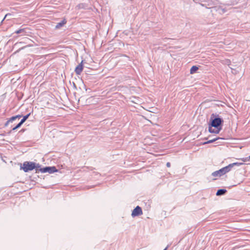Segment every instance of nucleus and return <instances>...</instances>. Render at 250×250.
<instances>
[{"label":"nucleus","instance_id":"nucleus-4","mask_svg":"<svg viewBox=\"0 0 250 250\" xmlns=\"http://www.w3.org/2000/svg\"><path fill=\"white\" fill-rule=\"evenodd\" d=\"M227 168H227L226 167H225L223 168H222L221 169H220L218 170L213 172L212 173V175L214 177L221 176L225 174L227 172H229Z\"/></svg>","mask_w":250,"mask_h":250},{"label":"nucleus","instance_id":"nucleus-18","mask_svg":"<svg viewBox=\"0 0 250 250\" xmlns=\"http://www.w3.org/2000/svg\"><path fill=\"white\" fill-rule=\"evenodd\" d=\"M23 124L21 122H20L17 125V127L19 128L21 126V125Z\"/></svg>","mask_w":250,"mask_h":250},{"label":"nucleus","instance_id":"nucleus-2","mask_svg":"<svg viewBox=\"0 0 250 250\" xmlns=\"http://www.w3.org/2000/svg\"><path fill=\"white\" fill-rule=\"evenodd\" d=\"M22 167L21 168L25 172H27L29 171L32 170L37 167L36 164L32 162H24L23 163Z\"/></svg>","mask_w":250,"mask_h":250},{"label":"nucleus","instance_id":"nucleus-17","mask_svg":"<svg viewBox=\"0 0 250 250\" xmlns=\"http://www.w3.org/2000/svg\"><path fill=\"white\" fill-rule=\"evenodd\" d=\"M18 127H17V126H16V125L15 127H14L12 128V130H11L8 132V134L11 133V132H12V131L15 130L16 129H18Z\"/></svg>","mask_w":250,"mask_h":250},{"label":"nucleus","instance_id":"nucleus-16","mask_svg":"<svg viewBox=\"0 0 250 250\" xmlns=\"http://www.w3.org/2000/svg\"><path fill=\"white\" fill-rule=\"evenodd\" d=\"M77 7H78V9L83 8H84V4L83 3L79 4L77 6Z\"/></svg>","mask_w":250,"mask_h":250},{"label":"nucleus","instance_id":"nucleus-19","mask_svg":"<svg viewBox=\"0 0 250 250\" xmlns=\"http://www.w3.org/2000/svg\"><path fill=\"white\" fill-rule=\"evenodd\" d=\"M8 15H10V14H7L5 16L4 18H3V19L2 20V22L4 20V19H5V18H6L8 16Z\"/></svg>","mask_w":250,"mask_h":250},{"label":"nucleus","instance_id":"nucleus-1","mask_svg":"<svg viewBox=\"0 0 250 250\" xmlns=\"http://www.w3.org/2000/svg\"><path fill=\"white\" fill-rule=\"evenodd\" d=\"M223 122V120L219 117H216L212 119L210 124H209V132L211 133H219L222 129L221 125Z\"/></svg>","mask_w":250,"mask_h":250},{"label":"nucleus","instance_id":"nucleus-23","mask_svg":"<svg viewBox=\"0 0 250 250\" xmlns=\"http://www.w3.org/2000/svg\"><path fill=\"white\" fill-rule=\"evenodd\" d=\"M167 247L164 250H167Z\"/></svg>","mask_w":250,"mask_h":250},{"label":"nucleus","instance_id":"nucleus-21","mask_svg":"<svg viewBox=\"0 0 250 250\" xmlns=\"http://www.w3.org/2000/svg\"><path fill=\"white\" fill-rule=\"evenodd\" d=\"M36 166H37V167H36V168H39V167H40V166H40V165L39 164H36Z\"/></svg>","mask_w":250,"mask_h":250},{"label":"nucleus","instance_id":"nucleus-13","mask_svg":"<svg viewBox=\"0 0 250 250\" xmlns=\"http://www.w3.org/2000/svg\"><path fill=\"white\" fill-rule=\"evenodd\" d=\"M22 117V115H18L15 116H13L11 117V120H13V121H15L17 118H21Z\"/></svg>","mask_w":250,"mask_h":250},{"label":"nucleus","instance_id":"nucleus-7","mask_svg":"<svg viewBox=\"0 0 250 250\" xmlns=\"http://www.w3.org/2000/svg\"><path fill=\"white\" fill-rule=\"evenodd\" d=\"M243 163H239V162H236V163H232V164H229L228 166H226L227 169L228 170V171H229L230 170V169L235 166H240L242 165H243Z\"/></svg>","mask_w":250,"mask_h":250},{"label":"nucleus","instance_id":"nucleus-10","mask_svg":"<svg viewBox=\"0 0 250 250\" xmlns=\"http://www.w3.org/2000/svg\"><path fill=\"white\" fill-rule=\"evenodd\" d=\"M198 69V67L196 66H193L191 67L190 70V74H193Z\"/></svg>","mask_w":250,"mask_h":250},{"label":"nucleus","instance_id":"nucleus-3","mask_svg":"<svg viewBox=\"0 0 250 250\" xmlns=\"http://www.w3.org/2000/svg\"><path fill=\"white\" fill-rule=\"evenodd\" d=\"M39 171L42 173L48 172L49 173H53L58 171V169L55 167H46L44 168H40Z\"/></svg>","mask_w":250,"mask_h":250},{"label":"nucleus","instance_id":"nucleus-6","mask_svg":"<svg viewBox=\"0 0 250 250\" xmlns=\"http://www.w3.org/2000/svg\"><path fill=\"white\" fill-rule=\"evenodd\" d=\"M83 70V61L79 64L75 69V72L77 75H80Z\"/></svg>","mask_w":250,"mask_h":250},{"label":"nucleus","instance_id":"nucleus-24","mask_svg":"<svg viewBox=\"0 0 250 250\" xmlns=\"http://www.w3.org/2000/svg\"><path fill=\"white\" fill-rule=\"evenodd\" d=\"M249 158H250V156Z\"/></svg>","mask_w":250,"mask_h":250},{"label":"nucleus","instance_id":"nucleus-5","mask_svg":"<svg viewBox=\"0 0 250 250\" xmlns=\"http://www.w3.org/2000/svg\"><path fill=\"white\" fill-rule=\"evenodd\" d=\"M143 214L142 210L141 207L137 206L132 211L131 215L133 217L139 216Z\"/></svg>","mask_w":250,"mask_h":250},{"label":"nucleus","instance_id":"nucleus-20","mask_svg":"<svg viewBox=\"0 0 250 250\" xmlns=\"http://www.w3.org/2000/svg\"><path fill=\"white\" fill-rule=\"evenodd\" d=\"M167 167H170V163L169 162H167L166 164Z\"/></svg>","mask_w":250,"mask_h":250},{"label":"nucleus","instance_id":"nucleus-15","mask_svg":"<svg viewBox=\"0 0 250 250\" xmlns=\"http://www.w3.org/2000/svg\"><path fill=\"white\" fill-rule=\"evenodd\" d=\"M13 120H11V118H10L5 123V126H8V124L10 123H12L13 122Z\"/></svg>","mask_w":250,"mask_h":250},{"label":"nucleus","instance_id":"nucleus-12","mask_svg":"<svg viewBox=\"0 0 250 250\" xmlns=\"http://www.w3.org/2000/svg\"><path fill=\"white\" fill-rule=\"evenodd\" d=\"M30 113H29L25 116H24L23 117V118L21 119V122L22 123H24V122L28 118L29 116H30Z\"/></svg>","mask_w":250,"mask_h":250},{"label":"nucleus","instance_id":"nucleus-22","mask_svg":"<svg viewBox=\"0 0 250 250\" xmlns=\"http://www.w3.org/2000/svg\"><path fill=\"white\" fill-rule=\"evenodd\" d=\"M23 35H24L26 32H25V30L24 31H22V33H21Z\"/></svg>","mask_w":250,"mask_h":250},{"label":"nucleus","instance_id":"nucleus-11","mask_svg":"<svg viewBox=\"0 0 250 250\" xmlns=\"http://www.w3.org/2000/svg\"><path fill=\"white\" fill-rule=\"evenodd\" d=\"M221 139V138H219V137L215 138H214V139H213L212 140H209L207 142L204 143L203 144L205 145V144L212 143H213V142H214L216 141V140H217L218 139Z\"/></svg>","mask_w":250,"mask_h":250},{"label":"nucleus","instance_id":"nucleus-14","mask_svg":"<svg viewBox=\"0 0 250 250\" xmlns=\"http://www.w3.org/2000/svg\"><path fill=\"white\" fill-rule=\"evenodd\" d=\"M25 30V28L20 29L19 30H18L16 31L15 32V33H16V34H20V33H21L22 31H24Z\"/></svg>","mask_w":250,"mask_h":250},{"label":"nucleus","instance_id":"nucleus-9","mask_svg":"<svg viewBox=\"0 0 250 250\" xmlns=\"http://www.w3.org/2000/svg\"><path fill=\"white\" fill-rule=\"evenodd\" d=\"M66 22L65 20L62 21L61 22L58 23L56 25V28H59L63 26Z\"/></svg>","mask_w":250,"mask_h":250},{"label":"nucleus","instance_id":"nucleus-8","mask_svg":"<svg viewBox=\"0 0 250 250\" xmlns=\"http://www.w3.org/2000/svg\"><path fill=\"white\" fill-rule=\"evenodd\" d=\"M227 192V190L225 189H220L217 190L216 195L217 196H221L224 195Z\"/></svg>","mask_w":250,"mask_h":250}]
</instances>
